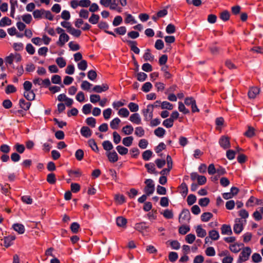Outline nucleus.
Here are the masks:
<instances>
[{
  "mask_svg": "<svg viewBox=\"0 0 263 263\" xmlns=\"http://www.w3.org/2000/svg\"><path fill=\"white\" fill-rule=\"evenodd\" d=\"M210 203V199L208 197L202 198L199 200L198 203L201 206H206Z\"/></svg>",
  "mask_w": 263,
  "mask_h": 263,
  "instance_id": "47",
  "label": "nucleus"
},
{
  "mask_svg": "<svg viewBox=\"0 0 263 263\" xmlns=\"http://www.w3.org/2000/svg\"><path fill=\"white\" fill-rule=\"evenodd\" d=\"M91 108L92 105L90 104H87L83 106L82 111L84 114L87 115L90 113Z\"/></svg>",
  "mask_w": 263,
  "mask_h": 263,
  "instance_id": "49",
  "label": "nucleus"
},
{
  "mask_svg": "<svg viewBox=\"0 0 263 263\" xmlns=\"http://www.w3.org/2000/svg\"><path fill=\"white\" fill-rule=\"evenodd\" d=\"M47 182L51 184H53L56 182L55 175L53 173L49 174L47 177Z\"/></svg>",
  "mask_w": 263,
  "mask_h": 263,
  "instance_id": "38",
  "label": "nucleus"
},
{
  "mask_svg": "<svg viewBox=\"0 0 263 263\" xmlns=\"http://www.w3.org/2000/svg\"><path fill=\"white\" fill-rule=\"evenodd\" d=\"M145 167L146 168L147 172L150 174H156L157 172L155 167V165L153 163H147L145 164Z\"/></svg>",
  "mask_w": 263,
  "mask_h": 263,
  "instance_id": "28",
  "label": "nucleus"
},
{
  "mask_svg": "<svg viewBox=\"0 0 263 263\" xmlns=\"http://www.w3.org/2000/svg\"><path fill=\"white\" fill-rule=\"evenodd\" d=\"M165 133V130L162 127H158L154 130V134L158 137H162Z\"/></svg>",
  "mask_w": 263,
  "mask_h": 263,
  "instance_id": "36",
  "label": "nucleus"
},
{
  "mask_svg": "<svg viewBox=\"0 0 263 263\" xmlns=\"http://www.w3.org/2000/svg\"><path fill=\"white\" fill-rule=\"evenodd\" d=\"M100 17L98 14L95 13L92 14L89 18V22L92 24H96L98 23Z\"/></svg>",
  "mask_w": 263,
  "mask_h": 263,
  "instance_id": "34",
  "label": "nucleus"
},
{
  "mask_svg": "<svg viewBox=\"0 0 263 263\" xmlns=\"http://www.w3.org/2000/svg\"><path fill=\"white\" fill-rule=\"evenodd\" d=\"M196 201V197L193 194H190L187 198V202L189 205L193 204Z\"/></svg>",
  "mask_w": 263,
  "mask_h": 263,
  "instance_id": "54",
  "label": "nucleus"
},
{
  "mask_svg": "<svg viewBox=\"0 0 263 263\" xmlns=\"http://www.w3.org/2000/svg\"><path fill=\"white\" fill-rule=\"evenodd\" d=\"M220 145L224 149L230 147V139L227 136H222L219 141Z\"/></svg>",
  "mask_w": 263,
  "mask_h": 263,
  "instance_id": "5",
  "label": "nucleus"
},
{
  "mask_svg": "<svg viewBox=\"0 0 263 263\" xmlns=\"http://www.w3.org/2000/svg\"><path fill=\"white\" fill-rule=\"evenodd\" d=\"M116 223L118 227L125 228L127 224V219L122 216H119L116 219Z\"/></svg>",
  "mask_w": 263,
  "mask_h": 263,
  "instance_id": "14",
  "label": "nucleus"
},
{
  "mask_svg": "<svg viewBox=\"0 0 263 263\" xmlns=\"http://www.w3.org/2000/svg\"><path fill=\"white\" fill-rule=\"evenodd\" d=\"M24 96L29 101L33 100L35 98V93L32 90L25 91Z\"/></svg>",
  "mask_w": 263,
  "mask_h": 263,
  "instance_id": "26",
  "label": "nucleus"
},
{
  "mask_svg": "<svg viewBox=\"0 0 263 263\" xmlns=\"http://www.w3.org/2000/svg\"><path fill=\"white\" fill-rule=\"evenodd\" d=\"M252 259L254 262L258 263L261 262L262 258L259 254L255 253L252 256Z\"/></svg>",
  "mask_w": 263,
  "mask_h": 263,
  "instance_id": "51",
  "label": "nucleus"
},
{
  "mask_svg": "<svg viewBox=\"0 0 263 263\" xmlns=\"http://www.w3.org/2000/svg\"><path fill=\"white\" fill-rule=\"evenodd\" d=\"M144 183L146 184L144 191L148 196L152 194L155 191V184L151 179H147L145 180Z\"/></svg>",
  "mask_w": 263,
  "mask_h": 263,
  "instance_id": "2",
  "label": "nucleus"
},
{
  "mask_svg": "<svg viewBox=\"0 0 263 263\" xmlns=\"http://www.w3.org/2000/svg\"><path fill=\"white\" fill-rule=\"evenodd\" d=\"M153 106L151 105L147 106L146 108L142 110V114L146 121H149L153 118Z\"/></svg>",
  "mask_w": 263,
  "mask_h": 263,
  "instance_id": "3",
  "label": "nucleus"
},
{
  "mask_svg": "<svg viewBox=\"0 0 263 263\" xmlns=\"http://www.w3.org/2000/svg\"><path fill=\"white\" fill-rule=\"evenodd\" d=\"M166 31L168 34L174 33L176 31L175 26L172 24H168L166 28Z\"/></svg>",
  "mask_w": 263,
  "mask_h": 263,
  "instance_id": "64",
  "label": "nucleus"
},
{
  "mask_svg": "<svg viewBox=\"0 0 263 263\" xmlns=\"http://www.w3.org/2000/svg\"><path fill=\"white\" fill-rule=\"evenodd\" d=\"M221 233L223 235H231L232 231L230 226L227 224H223L221 228Z\"/></svg>",
  "mask_w": 263,
  "mask_h": 263,
  "instance_id": "16",
  "label": "nucleus"
},
{
  "mask_svg": "<svg viewBox=\"0 0 263 263\" xmlns=\"http://www.w3.org/2000/svg\"><path fill=\"white\" fill-rule=\"evenodd\" d=\"M13 228L14 230L17 232L19 234H23L25 232V228L24 226L20 223H15L13 225Z\"/></svg>",
  "mask_w": 263,
  "mask_h": 263,
  "instance_id": "24",
  "label": "nucleus"
},
{
  "mask_svg": "<svg viewBox=\"0 0 263 263\" xmlns=\"http://www.w3.org/2000/svg\"><path fill=\"white\" fill-rule=\"evenodd\" d=\"M255 129L253 127L249 126L248 130L245 133L244 135L248 138H252L255 135Z\"/></svg>",
  "mask_w": 263,
  "mask_h": 263,
  "instance_id": "37",
  "label": "nucleus"
},
{
  "mask_svg": "<svg viewBox=\"0 0 263 263\" xmlns=\"http://www.w3.org/2000/svg\"><path fill=\"white\" fill-rule=\"evenodd\" d=\"M88 144L91 149L95 152H98L99 148L97 145L96 142L93 139H90L88 140Z\"/></svg>",
  "mask_w": 263,
  "mask_h": 263,
  "instance_id": "45",
  "label": "nucleus"
},
{
  "mask_svg": "<svg viewBox=\"0 0 263 263\" xmlns=\"http://www.w3.org/2000/svg\"><path fill=\"white\" fill-rule=\"evenodd\" d=\"M144 134H145L144 130L142 127L139 126V127H137L136 128L135 134L137 136H138L139 137H141L144 135Z\"/></svg>",
  "mask_w": 263,
  "mask_h": 263,
  "instance_id": "43",
  "label": "nucleus"
},
{
  "mask_svg": "<svg viewBox=\"0 0 263 263\" xmlns=\"http://www.w3.org/2000/svg\"><path fill=\"white\" fill-rule=\"evenodd\" d=\"M162 124L166 128H170L173 126L174 122L172 119L168 118L164 120Z\"/></svg>",
  "mask_w": 263,
  "mask_h": 263,
  "instance_id": "55",
  "label": "nucleus"
},
{
  "mask_svg": "<svg viewBox=\"0 0 263 263\" xmlns=\"http://www.w3.org/2000/svg\"><path fill=\"white\" fill-rule=\"evenodd\" d=\"M120 122L121 120L118 118H115L110 123V127L114 129H117Z\"/></svg>",
  "mask_w": 263,
  "mask_h": 263,
  "instance_id": "31",
  "label": "nucleus"
},
{
  "mask_svg": "<svg viewBox=\"0 0 263 263\" xmlns=\"http://www.w3.org/2000/svg\"><path fill=\"white\" fill-rule=\"evenodd\" d=\"M180 189V193L182 196L185 197L188 193V187L185 183H182L179 186Z\"/></svg>",
  "mask_w": 263,
  "mask_h": 263,
  "instance_id": "22",
  "label": "nucleus"
},
{
  "mask_svg": "<svg viewBox=\"0 0 263 263\" xmlns=\"http://www.w3.org/2000/svg\"><path fill=\"white\" fill-rule=\"evenodd\" d=\"M127 43L130 46V49L136 54H139L140 49L137 47V43L133 41H127Z\"/></svg>",
  "mask_w": 263,
  "mask_h": 263,
  "instance_id": "15",
  "label": "nucleus"
},
{
  "mask_svg": "<svg viewBox=\"0 0 263 263\" xmlns=\"http://www.w3.org/2000/svg\"><path fill=\"white\" fill-rule=\"evenodd\" d=\"M86 122L87 125L92 127H95L96 126V120L94 118L89 117L86 119Z\"/></svg>",
  "mask_w": 263,
  "mask_h": 263,
  "instance_id": "57",
  "label": "nucleus"
},
{
  "mask_svg": "<svg viewBox=\"0 0 263 263\" xmlns=\"http://www.w3.org/2000/svg\"><path fill=\"white\" fill-rule=\"evenodd\" d=\"M153 152L151 150H146L142 154V158L145 161H148L152 156Z\"/></svg>",
  "mask_w": 263,
  "mask_h": 263,
  "instance_id": "42",
  "label": "nucleus"
},
{
  "mask_svg": "<svg viewBox=\"0 0 263 263\" xmlns=\"http://www.w3.org/2000/svg\"><path fill=\"white\" fill-rule=\"evenodd\" d=\"M148 228V227L146 226L145 222H141L136 223L135 227V229L139 232H142L143 230H145Z\"/></svg>",
  "mask_w": 263,
  "mask_h": 263,
  "instance_id": "23",
  "label": "nucleus"
},
{
  "mask_svg": "<svg viewBox=\"0 0 263 263\" xmlns=\"http://www.w3.org/2000/svg\"><path fill=\"white\" fill-rule=\"evenodd\" d=\"M19 104L20 107L25 110H28L31 106V103L26 102L24 99L20 100Z\"/></svg>",
  "mask_w": 263,
  "mask_h": 263,
  "instance_id": "17",
  "label": "nucleus"
},
{
  "mask_svg": "<svg viewBox=\"0 0 263 263\" xmlns=\"http://www.w3.org/2000/svg\"><path fill=\"white\" fill-rule=\"evenodd\" d=\"M80 229V225L77 222H73L71 224L70 229L73 233H77L78 232Z\"/></svg>",
  "mask_w": 263,
  "mask_h": 263,
  "instance_id": "60",
  "label": "nucleus"
},
{
  "mask_svg": "<svg viewBox=\"0 0 263 263\" xmlns=\"http://www.w3.org/2000/svg\"><path fill=\"white\" fill-rule=\"evenodd\" d=\"M56 63L60 68H63L66 65L65 60L62 57L58 58L56 59Z\"/></svg>",
  "mask_w": 263,
  "mask_h": 263,
  "instance_id": "44",
  "label": "nucleus"
},
{
  "mask_svg": "<svg viewBox=\"0 0 263 263\" xmlns=\"http://www.w3.org/2000/svg\"><path fill=\"white\" fill-rule=\"evenodd\" d=\"M14 148H15L16 151L20 154L23 153L25 149L24 145L18 143H17L14 145Z\"/></svg>",
  "mask_w": 263,
  "mask_h": 263,
  "instance_id": "53",
  "label": "nucleus"
},
{
  "mask_svg": "<svg viewBox=\"0 0 263 263\" xmlns=\"http://www.w3.org/2000/svg\"><path fill=\"white\" fill-rule=\"evenodd\" d=\"M78 68L81 70H82V71L85 70L87 67V61L84 60H81L78 64Z\"/></svg>",
  "mask_w": 263,
  "mask_h": 263,
  "instance_id": "40",
  "label": "nucleus"
},
{
  "mask_svg": "<svg viewBox=\"0 0 263 263\" xmlns=\"http://www.w3.org/2000/svg\"><path fill=\"white\" fill-rule=\"evenodd\" d=\"M143 59L145 61L153 62L154 60V56L151 53V50L147 49L143 55Z\"/></svg>",
  "mask_w": 263,
  "mask_h": 263,
  "instance_id": "19",
  "label": "nucleus"
},
{
  "mask_svg": "<svg viewBox=\"0 0 263 263\" xmlns=\"http://www.w3.org/2000/svg\"><path fill=\"white\" fill-rule=\"evenodd\" d=\"M87 77L89 80L94 81L97 77V72L93 70H89L88 72Z\"/></svg>",
  "mask_w": 263,
  "mask_h": 263,
  "instance_id": "59",
  "label": "nucleus"
},
{
  "mask_svg": "<svg viewBox=\"0 0 263 263\" xmlns=\"http://www.w3.org/2000/svg\"><path fill=\"white\" fill-rule=\"evenodd\" d=\"M98 27L100 29L104 30L106 33L116 36V34L113 32L107 30L109 28V25L106 22L103 21L100 22L98 24Z\"/></svg>",
  "mask_w": 263,
  "mask_h": 263,
  "instance_id": "9",
  "label": "nucleus"
},
{
  "mask_svg": "<svg viewBox=\"0 0 263 263\" xmlns=\"http://www.w3.org/2000/svg\"><path fill=\"white\" fill-rule=\"evenodd\" d=\"M129 120L133 123L140 124L141 122V119L138 113L132 114L129 117Z\"/></svg>",
  "mask_w": 263,
  "mask_h": 263,
  "instance_id": "12",
  "label": "nucleus"
},
{
  "mask_svg": "<svg viewBox=\"0 0 263 263\" xmlns=\"http://www.w3.org/2000/svg\"><path fill=\"white\" fill-rule=\"evenodd\" d=\"M196 232L197 236L201 238L205 237L206 235V231L202 228L200 225L197 226L196 228Z\"/></svg>",
  "mask_w": 263,
  "mask_h": 263,
  "instance_id": "20",
  "label": "nucleus"
},
{
  "mask_svg": "<svg viewBox=\"0 0 263 263\" xmlns=\"http://www.w3.org/2000/svg\"><path fill=\"white\" fill-rule=\"evenodd\" d=\"M69 39V36L66 33H62L59 36V41L57 44L62 47L64 45L66 42H68Z\"/></svg>",
  "mask_w": 263,
  "mask_h": 263,
  "instance_id": "8",
  "label": "nucleus"
},
{
  "mask_svg": "<svg viewBox=\"0 0 263 263\" xmlns=\"http://www.w3.org/2000/svg\"><path fill=\"white\" fill-rule=\"evenodd\" d=\"M128 107L132 112H136L139 109V106L137 104L130 102L128 104Z\"/></svg>",
  "mask_w": 263,
  "mask_h": 263,
  "instance_id": "48",
  "label": "nucleus"
},
{
  "mask_svg": "<svg viewBox=\"0 0 263 263\" xmlns=\"http://www.w3.org/2000/svg\"><path fill=\"white\" fill-rule=\"evenodd\" d=\"M251 252L252 251L250 247H247L244 248L239 255L238 262L242 263L248 260Z\"/></svg>",
  "mask_w": 263,
  "mask_h": 263,
  "instance_id": "1",
  "label": "nucleus"
},
{
  "mask_svg": "<svg viewBox=\"0 0 263 263\" xmlns=\"http://www.w3.org/2000/svg\"><path fill=\"white\" fill-rule=\"evenodd\" d=\"M196 237L194 234H189L185 236V241L189 243H192L195 240Z\"/></svg>",
  "mask_w": 263,
  "mask_h": 263,
  "instance_id": "62",
  "label": "nucleus"
},
{
  "mask_svg": "<svg viewBox=\"0 0 263 263\" xmlns=\"http://www.w3.org/2000/svg\"><path fill=\"white\" fill-rule=\"evenodd\" d=\"M102 146L103 148L107 151H110L113 148L112 143L108 140L104 141L102 143Z\"/></svg>",
  "mask_w": 263,
  "mask_h": 263,
  "instance_id": "35",
  "label": "nucleus"
},
{
  "mask_svg": "<svg viewBox=\"0 0 263 263\" xmlns=\"http://www.w3.org/2000/svg\"><path fill=\"white\" fill-rule=\"evenodd\" d=\"M81 135L86 137L88 138L91 135V131L87 126H83L81 129Z\"/></svg>",
  "mask_w": 263,
  "mask_h": 263,
  "instance_id": "18",
  "label": "nucleus"
},
{
  "mask_svg": "<svg viewBox=\"0 0 263 263\" xmlns=\"http://www.w3.org/2000/svg\"><path fill=\"white\" fill-rule=\"evenodd\" d=\"M44 9L35 10L33 12V17L36 19H40L44 17Z\"/></svg>",
  "mask_w": 263,
  "mask_h": 263,
  "instance_id": "29",
  "label": "nucleus"
},
{
  "mask_svg": "<svg viewBox=\"0 0 263 263\" xmlns=\"http://www.w3.org/2000/svg\"><path fill=\"white\" fill-rule=\"evenodd\" d=\"M147 74L144 72H139L137 74V80L140 82L144 81L147 78Z\"/></svg>",
  "mask_w": 263,
  "mask_h": 263,
  "instance_id": "63",
  "label": "nucleus"
},
{
  "mask_svg": "<svg viewBox=\"0 0 263 263\" xmlns=\"http://www.w3.org/2000/svg\"><path fill=\"white\" fill-rule=\"evenodd\" d=\"M173 105L167 101H163L161 103V107L162 109H167L172 110L173 109Z\"/></svg>",
  "mask_w": 263,
  "mask_h": 263,
  "instance_id": "41",
  "label": "nucleus"
},
{
  "mask_svg": "<svg viewBox=\"0 0 263 263\" xmlns=\"http://www.w3.org/2000/svg\"><path fill=\"white\" fill-rule=\"evenodd\" d=\"M116 149L118 152L121 155H125L127 154L128 150L127 148L118 145L116 147Z\"/></svg>",
  "mask_w": 263,
  "mask_h": 263,
  "instance_id": "39",
  "label": "nucleus"
},
{
  "mask_svg": "<svg viewBox=\"0 0 263 263\" xmlns=\"http://www.w3.org/2000/svg\"><path fill=\"white\" fill-rule=\"evenodd\" d=\"M191 215L189 210L183 209L179 215V221L180 223L188 222L190 220Z\"/></svg>",
  "mask_w": 263,
  "mask_h": 263,
  "instance_id": "4",
  "label": "nucleus"
},
{
  "mask_svg": "<svg viewBox=\"0 0 263 263\" xmlns=\"http://www.w3.org/2000/svg\"><path fill=\"white\" fill-rule=\"evenodd\" d=\"M70 34L73 35L75 37H79L81 34V31L80 30L76 29L74 28H70V30L69 32Z\"/></svg>",
  "mask_w": 263,
  "mask_h": 263,
  "instance_id": "58",
  "label": "nucleus"
},
{
  "mask_svg": "<svg viewBox=\"0 0 263 263\" xmlns=\"http://www.w3.org/2000/svg\"><path fill=\"white\" fill-rule=\"evenodd\" d=\"M209 236L213 240H217L219 238L218 232L216 230H212L209 232Z\"/></svg>",
  "mask_w": 263,
  "mask_h": 263,
  "instance_id": "21",
  "label": "nucleus"
},
{
  "mask_svg": "<svg viewBox=\"0 0 263 263\" xmlns=\"http://www.w3.org/2000/svg\"><path fill=\"white\" fill-rule=\"evenodd\" d=\"M234 232L236 234H239L243 230V226L240 220L236 219L233 227Z\"/></svg>",
  "mask_w": 263,
  "mask_h": 263,
  "instance_id": "11",
  "label": "nucleus"
},
{
  "mask_svg": "<svg viewBox=\"0 0 263 263\" xmlns=\"http://www.w3.org/2000/svg\"><path fill=\"white\" fill-rule=\"evenodd\" d=\"M213 217V214L210 212L203 213L201 216V219L203 222L208 221Z\"/></svg>",
  "mask_w": 263,
  "mask_h": 263,
  "instance_id": "32",
  "label": "nucleus"
},
{
  "mask_svg": "<svg viewBox=\"0 0 263 263\" xmlns=\"http://www.w3.org/2000/svg\"><path fill=\"white\" fill-rule=\"evenodd\" d=\"M106 155L109 161L111 163L116 162L118 160V154L115 151L107 153Z\"/></svg>",
  "mask_w": 263,
  "mask_h": 263,
  "instance_id": "6",
  "label": "nucleus"
},
{
  "mask_svg": "<svg viewBox=\"0 0 263 263\" xmlns=\"http://www.w3.org/2000/svg\"><path fill=\"white\" fill-rule=\"evenodd\" d=\"M115 199L119 204H122L125 202V198L123 195L116 194L115 196Z\"/></svg>",
  "mask_w": 263,
  "mask_h": 263,
  "instance_id": "30",
  "label": "nucleus"
},
{
  "mask_svg": "<svg viewBox=\"0 0 263 263\" xmlns=\"http://www.w3.org/2000/svg\"><path fill=\"white\" fill-rule=\"evenodd\" d=\"M190 229L189 226H182L179 228V233L182 235L186 234Z\"/></svg>",
  "mask_w": 263,
  "mask_h": 263,
  "instance_id": "61",
  "label": "nucleus"
},
{
  "mask_svg": "<svg viewBox=\"0 0 263 263\" xmlns=\"http://www.w3.org/2000/svg\"><path fill=\"white\" fill-rule=\"evenodd\" d=\"M118 115L123 117H127L129 115V112L127 108H121L119 111H118Z\"/></svg>",
  "mask_w": 263,
  "mask_h": 263,
  "instance_id": "46",
  "label": "nucleus"
},
{
  "mask_svg": "<svg viewBox=\"0 0 263 263\" xmlns=\"http://www.w3.org/2000/svg\"><path fill=\"white\" fill-rule=\"evenodd\" d=\"M259 93V89L257 87H253L250 89L248 95L250 99H254Z\"/></svg>",
  "mask_w": 263,
  "mask_h": 263,
  "instance_id": "10",
  "label": "nucleus"
},
{
  "mask_svg": "<svg viewBox=\"0 0 263 263\" xmlns=\"http://www.w3.org/2000/svg\"><path fill=\"white\" fill-rule=\"evenodd\" d=\"M243 246V244L242 243H235L233 245H231L229 246V249L232 252L234 253H238L241 249V247Z\"/></svg>",
  "mask_w": 263,
  "mask_h": 263,
  "instance_id": "13",
  "label": "nucleus"
},
{
  "mask_svg": "<svg viewBox=\"0 0 263 263\" xmlns=\"http://www.w3.org/2000/svg\"><path fill=\"white\" fill-rule=\"evenodd\" d=\"M134 131L133 127L130 125H127L124 126L122 129V132L126 135H129Z\"/></svg>",
  "mask_w": 263,
  "mask_h": 263,
  "instance_id": "25",
  "label": "nucleus"
},
{
  "mask_svg": "<svg viewBox=\"0 0 263 263\" xmlns=\"http://www.w3.org/2000/svg\"><path fill=\"white\" fill-rule=\"evenodd\" d=\"M109 88V87L106 84H103L102 85H96L93 88V91L101 93L103 91H106Z\"/></svg>",
  "mask_w": 263,
  "mask_h": 263,
  "instance_id": "7",
  "label": "nucleus"
},
{
  "mask_svg": "<svg viewBox=\"0 0 263 263\" xmlns=\"http://www.w3.org/2000/svg\"><path fill=\"white\" fill-rule=\"evenodd\" d=\"M152 88V84L150 82H146L143 84L142 87V90L145 92H147L150 91Z\"/></svg>",
  "mask_w": 263,
  "mask_h": 263,
  "instance_id": "52",
  "label": "nucleus"
},
{
  "mask_svg": "<svg viewBox=\"0 0 263 263\" xmlns=\"http://www.w3.org/2000/svg\"><path fill=\"white\" fill-rule=\"evenodd\" d=\"M11 20L8 17L5 16L2 18L0 21V26L4 27L5 26H8L11 25Z\"/></svg>",
  "mask_w": 263,
  "mask_h": 263,
  "instance_id": "33",
  "label": "nucleus"
},
{
  "mask_svg": "<svg viewBox=\"0 0 263 263\" xmlns=\"http://www.w3.org/2000/svg\"><path fill=\"white\" fill-rule=\"evenodd\" d=\"M75 156L76 159L79 160L81 161L83 159L84 157V152L81 149H78L76 153H75Z\"/></svg>",
  "mask_w": 263,
  "mask_h": 263,
  "instance_id": "50",
  "label": "nucleus"
},
{
  "mask_svg": "<svg viewBox=\"0 0 263 263\" xmlns=\"http://www.w3.org/2000/svg\"><path fill=\"white\" fill-rule=\"evenodd\" d=\"M134 140V138L132 136L126 137L123 139L122 143L125 146H130Z\"/></svg>",
  "mask_w": 263,
  "mask_h": 263,
  "instance_id": "27",
  "label": "nucleus"
},
{
  "mask_svg": "<svg viewBox=\"0 0 263 263\" xmlns=\"http://www.w3.org/2000/svg\"><path fill=\"white\" fill-rule=\"evenodd\" d=\"M162 214L166 219H172L173 217V213L172 210L166 209L164 211Z\"/></svg>",
  "mask_w": 263,
  "mask_h": 263,
  "instance_id": "56",
  "label": "nucleus"
}]
</instances>
